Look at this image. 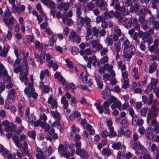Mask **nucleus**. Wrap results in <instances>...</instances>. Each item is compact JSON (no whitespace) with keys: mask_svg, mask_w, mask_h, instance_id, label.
<instances>
[{"mask_svg":"<svg viewBox=\"0 0 159 159\" xmlns=\"http://www.w3.org/2000/svg\"><path fill=\"white\" fill-rule=\"evenodd\" d=\"M9 51V48H8L6 47H4L3 48V49L0 52V56L1 57H5Z\"/></svg>","mask_w":159,"mask_h":159,"instance_id":"29","label":"nucleus"},{"mask_svg":"<svg viewBox=\"0 0 159 159\" xmlns=\"http://www.w3.org/2000/svg\"><path fill=\"white\" fill-rule=\"evenodd\" d=\"M138 131L141 135L143 134L144 132H145L144 128L143 126H140L138 130Z\"/></svg>","mask_w":159,"mask_h":159,"instance_id":"61","label":"nucleus"},{"mask_svg":"<svg viewBox=\"0 0 159 159\" xmlns=\"http://www.w3.org/2000/svg\"><path fill=\"white\" fill-rule=\"evenodd\" d=\"M110 75L108 74H104L103 75V79L105 81H107L110 79Z\"/></svg>","mask_w":159,"mask_h":159,"instance_id":"58","label":"nucleus"},{"mask_svg":"<svg viewBox=\"0 0 159 159\" xmlns=\"http://www.w3.org/2000/svg\"><path fill=\"white\" fill-rule=\"evenodd\" d=\"M112 148L115 150H119L120 149H123V151L125 150L126 148V147L124 145H121V143L117 142L113 143L112 145Z\"/></svg>","mask_w":159,"mask_h":159,"instance_id":"14","label":"nucleus"},{"mask_svg":"<svg viewBox=\"0 0 159 159\" xmlns=\"http://www.w3.org/2000/svg\"><path fill=\"white\" fill-rule=\"evenodd\" d=\"M157 148H158V150L159 151V148L157 147L156 145L154 143L152 144L151 147V151L152 152H154L156 150H157Z\"/></svg>","mask_w":159,"mask_h":159,"instance_id":"64","label":"nucleus"},{"mask_svg":"<svg viewBox=\"0 0 159 159\" xmlns=\"http://www.w3.org/2000/svg\"><path fill=\"white\" fill-rule=\"evenodd\" d=\"M26 39L28 41L31 43L34 41V36L32 35H27L26 36Z\"/></svg>","mask_w":159,"mask_h":159,"instance_id":"47","label":"nucleus"},{"mask_svg":"<svg viewBox=\"0 0 159 159\" xmlns=\"http://www.w3.org/2000/svg\"><path fill=\"white\" fill-rule=\"evenodd\" d=\"M109 129V134L108 135V137L111 138L112 137H115L116 136V133L115 132L114 130L113 127H111Z\"/></svg>","mask_w":159,"mask_h":159,"instance_id":"28","label":"nucleus"},{"mask_svg":"<svg viewBox=\"0 0 159 159\" xmlns=\"http://www.w3.org/2000/svg\"><path fill=\"white\" fill-rule=\"evenodd\" d=\"M36 150L37 152H39L40 153V154L38 153L36 155V159H45L46 158L45 157L44 155L43 152L41 150V149L38 147H37L36 148Z\"/></svg>","mask_w":159,"mask_h":159,"instance_id":"20","label":"nucleus"},{"mask_svg":"<svg viewBox=\"0 0 159 159\" xmlns=\"http://www.w3.org/2000/svg\"><path fill=\"white\" fill-rule=\"evenodd\" d=\"M35 89L33 87V84L32 83H29L28 86L24 89V92L25 94L28 97H31L34 99H36L38 97L37 93L34 91Z\"/></svg>","mask_w":159,"mask_h":159,"instance_id":"2","label":"nucleus"},{"mask_svg":"<svg viewBox=\"0 0 159 159\" xmlns=\"http://www.w3.org/2000/svg\"><path fill=\"white\" fill-rule=\"evenodd\" d=\"M120 123L122 125V127L126 128L128 127V124L127 121L125 120H122L121 121Z\"/></svg>","mask_w":159,"mask_h":159,"instance_id":"52","label":"nucleus"},{"mask_svg":"<svg viewBox=\"0 0 159 159\" xmlns=\"http://www.w3.org/2000/svg\"><path fill=\"white\" fill-rule=\"evenodd\" d=\"M132 0H126L125 2V6L130 7L133 4Z\"/></svg>","mask_w":159,"mask_h":159,"instance_id":"46","label":"nucleus"},{"mask_svg":"<svg viewBox=\"0 0 159 159\" xmlns=\"http://www.w3.org/2000/svg\"><path fill=\"white\" fill-rule=\"evenodd\" d=\"M114 8L116 11L113 10L105 12L104 13V17L107 19H111L113 17L117 19L120 23L124 22V18H125V13L126 8L124 5L120 6L119 2H116L114 5Z\"/></svg>","mask_w":159,"mask_h":159,"instance_id":"1","label":"nucleus"},{"mask_svg":"<svg viewBox=\"0 0 159 159\" xmlns=\"http://www.w3.org/2000/svg\"><path fill=\"white\" fill-rule=\"evenodd\" d=\"M36 7L37 10L39 11L42 16L43 17H45L46 16L45 14L42 10L41 5L39 3H38L36 5Z\"/></svg>","mask_w":159,"mask_h":159,"instance_id":"36","label":"nucleus"},{"mask_svg":"<svg viewBox=\"0 0 159 159\" xmlns=\"http://www.w3.org/2000/svg\"><path fill=\"white\" fill-rule=\"evenodd\" d=\"M95 2L97 6L100 8L104 7L106 4V2H104V0L96 1Z\"/></svg>","mask_w":159,"mask_h":159,"instance_id":"31","label":"nucleus"},{"mask_svg":"<svg viewBox=\"0 0 159 159\" xmlns=\"http://www.w3.org/2000/svg\"><path fill=\"white\" fill-rule=\"evenodd\" d=\"M121 103L119 102H114L111 106V107L112 109H116L117 108L118 109H120Z\"/></svg>","mask_w":159,"mask_h":159,"instance_id":"34","label":"nucleus"},{"mask_svg":"<svg viewBox=\"0 0 159 159\" xmlns=\"http://www.w3.org/2000/svg\"><path fill=\"white\" fill-rule=\"evenodd\" d=\"M68 148L70 149V144L67 141L65 142V147L63 152L61 156H63L67 159L70 158V151H67Z\"/></svg>","mask_w":159,"mask_h":159,"instance_id":"9","label":"nucleus"},{"mask_svg":"<svg viewBox=\"0 0 159 159\" xmlns=\"http://www.w3.org/2000/svg\"><path fill=\"white\" fill-rule=\"evenodd\" d=\"M10 104H9L7 103H6L5 105V108L7 109H15L16 107L14 105L12 104V103Z\"/></svg>","mask_w":159,"mask_h":159,"instance_id":"42","label":"nucleus"},{"mask_svg":"<svg viewBox=\"0 0 159 159\" xmlns=\"http://www.w3.org/2000/svg\"><path fill=\"white\" fill-rule=\"evenodd\" d=\"M3 81L5 83H7L9 82L11 80V77L8 75L7 74V72L6 73V74H3Z\"/></svg>","mask_w":159,"mask_h":159,"instance_id":"37","label":"nucleus"},{"mask_svg":"<svg viewBox=\"0 0 159 159\" xmlns=\"http://www.w3.org/2000/svg\"><path fill=\"white\" fill-rule=\"evenodd\" d=\"M7 71L5 68V67L2 63H0V77H1L2 74H6Z\"/></svg>","mask_w":159,"mask_h":159,"instance_id":"32","label":"nucleus"},{"mask_svg":"<svg viewBox=\"0 0 159 159\" xmlns=\"http://www.w3.org/2000/svg\"><path fill=\"white\" fill-rule=\"evenodd\" d=\"M42 90L43 93H48L49 91V88L48 86L45 85L43 87L42 89H41Z\"/></svg>","mask_w":159,"mask_h":159,"instance_id":"55","label":"nucleus"},{"mask_svg":"<svg viewBox=\"0 0 159 159\" xmlns=\"http://www.w3.org/2000/svg\"><path fill=\"white\" fill-rule=\"evenodd\" d=\"M153 19H154V17H153ZM152 23L153 24V28L156 30H159V20L155 21L154 19H153L152 21Z\"/></svg>","mask_w":159,"mask_h":159,"instance_id":"30","label":"nucleus"},{"mask_svg":"<svg viewBox=\"0 0 159 159\" xmlns=\"http://www.w3.org/2000/svg\"><path fill=\"white\" fill-rule=\"evenodd\" d=\"M139 5L137 3H134L132 4L131 6L129 7V12L131 13L135 12V13L139 11Z\"/></svg>","mask_w":159,"mask_h":159,"instance_id":"17","label":"nucleus"},{"mask_svg":"<svg viewBox=\"0 0 159 159\" xmlns=\"http://www.w3.org/2000/svg\"><path fill=\"white\" fill-rule=\"evenodd\" d=\"M132 148L134 149L137 148L135 153L137 155L139 154H142L145 152L146 150L144 147L140 144L139 141H138L136 143H133Z\"/></svg>","mask_w":159,"mask_h":159,"instance_id":"3","label":"nucleus"},{"mask_svg":"<svg viewBox=\"0 0 159 159\" xmlns=\"http://www.w3.org/2000/svg\"><path fill=\"white\" fill-rule=\"evenodd\" d=\"M71 130L72 132L76 133L77 132H78L80 130V129L76 126L75 125H73L71 127Z\"/></svg>","mask_w":159,"mask_h":159,"instance_id":"53","label":"nucleus"},{"mask_svg":"<svg viewBox=\"0 0 159 159\" xmlns=\"http://www.w3.org/2000/svg\"><path fill=\"white\" fill-rule=\"evenodd\" d=\"M65 147V144L64 145L62 143H60L59 144V146L58 148V150L59 152V153H60V152L63 151V150L64 149Z\"/></svg>","mask_w":159,"mask_h":159,"instance_id":"51","label":"nucleus"},{"mask_svg":"<svg viewBox=\"0 0 159 159\" xmlns=\"http://www.w3.org/2000/svg\"><path fill=\"white\" fill-rule=\"evenodd\" d=\"M12 140L14 142H16L17 141H19L20 138L19 136L18 135H14L12 138Z\"/></svg>","mask_w":159,"mask_h":159,"instance_id":"63","label":"nucleus"},{"mask_svg":"<svg viewBox=\"0 0 159 159\" xmlns=\"http://www.w3.org/2000/svg\"><path fill=\"white\" fill-rule=\"evenodd\" d=\"M61 102L63 104V108L66 109L68 106V101L66 100L65 97L63 96L61 99Z\"/></svg>","mask_w":159,"mask_h":159,"instance_id":"24","label":"nucleus"},{"mask_svg":"<svg viewBox=\"0 0 159 159\" xmlns=\"http://www.w3.org/2000/svg\"><path fill=\"white\" fill-rule=\"evenodd\" d=\"M94 8V4L92 2H89L87 4L85 9V11L92 10Z\"/></svg>","mask_w":159,"mask_h":159,"instance_id":"27","label":"nucleus"},{"mask_svg":"<svg viewBox=\"0 0 159 159\" xmlns=\"http://www.w3.org/2000/svg\"><path fill=\"white\" fill-rule=\"evenodd\" d=\"M103 67L105 70H108L109 72H110L112 70L113 67L112 66H110L107 64H105Z\"/></svg>","mask_w":159,"mask_h":159,"instance_id":"49","label":"nucleus"},{"mask_svg":"<svg viewBox=\"0 0 159 159\" xmlns=\"http://www.w3.org/2000/svg\"><path fill=\"white\" fill-rule=\"evenodd\" d=\"M99 43L98 41L96 40H93L91 42L92 47L93 48H95Z\"/></svg>","mask_w":159,"mask_h":159,"instance_id":"56","label":"nucleus"},{"mask_svg":"<svg viewBox=\"0 0 159 159\" xmlns=\"http://www.w3.org/2000/svg\"><path fill=\"white\" fill-rule=\"evenodd\" d=\"M48 5L49 8L52 9H54L55 7V3L52 2L51 0H50Z\"/></svg>","mask_w":159,"mask_h":159,"instance_id":"60","label":"nucleus"},{"mask_svg":"<svg viewBox=\"0 0 159 159\" xmlns=\"http://www.w3.org/2000/svg\"><path fill=\"white\" fill-rule=\"evenodd\" d=\"M35 58L38 61H39L40 64L41 65L43 63V61L40 56H39L36 54H34Z\"/></svg>","mask_w":159,"mask_h":159,"instance_id":"44","label":"nucleus"},{"mask_svg":"<svg viewBox=\"0 0 159 159\" xmlns=\"http://www.w3.org/2000/svg\"><path fill=\"white\" fill-rule=\"evenodd\" d=\"M145 136L147 139L150 140H152L155 137L153 129L151 127L147 128L145 130Z\"/></svg>","mask_w":159,"mask_h":159,"instance_id":"7","label":"nucleus"},{"mask_svg":"<svg viewBox=\"0 0 159 159\" xmlns=\"http://www.w3.org/2000/svg\"><path fill=\"white\" fill-rule=\"evenodd\" d=\"M147 14L151 15L152 13L146 7L141 9L138 13V14L139 15L143 14V16H144Z\"/></svg>","mask_w":159,"mask_h":159,"instance_id":"18","label":"nucleus"},{"mask_svg":"<svg viewBox=\"0 0 159 159\" xmlns=\"http://www.w3.org/2000/svg\"><path fill=\"white\" fill-rule=\"evenodd\" d=\"M115 51L117 53H118L120 50V48L119 45V43H115Z\"/></svg>","mask_w":159,"mask_h":159,"instance_id":"54","label":"nucleus"},{"mask_svg":"<svg viewBox=\"0 0 159 159\" xmlns=\"http://www.w3.org/2000/svg\"><path fill=\"white\" fill-rule=\"evenodd\" d=\"M157 66V64L155 62L151 64L149 66L148 72L150 73H153L155 70L156 69Z\"/></svg>","mask_w":159,"mask_h":159,"instance_id":"22","label":"nucleus"},{"mask_svg":"<svg viewBox=\"0 0 159 159\" xmlns=\"http://www.w3.org/2000/svg\"><path fill=\"white\" fill-rule=\"evenodd\" d=\"M101 136L103 138H106L107 136H108V133L106 130H105L102 132L101 134Z\"/></svg>","mask_w":159,"mask_h":159,"instance_id":"59","label":"nucleus"},{"mask_svg":"<svg viewBox=\"0 0 159 159\" xmlns=\"http://www.w3.org/2000/svg\"><path fill=\"white\" fill-rule=\"evenodd\" d=\"M92 32L93 35L95 37H97L99 33V30L97 29L96 27H93L92 28Z\"/></svg>","mask_w":159,"mask_h":159,"instance_id":"40","label":"nucleus"},{"mask_svg":"<svg viewBox=\"0 0 159 159\" xmlns=\"http://www.w3.org/2000/svg\"><path fill=\"white\" fill-rule=\"evenodd\" d=\"M122 45L123 47H124V50L128 49V48H129L130 46V44L129 41L127 39L123 41L122 43Z\"/></svg>","mask_w":159,"mask_h":159,"instance_id":"25","label":"nucleus"},{"mask_svg":"<svg viewBox=\"0 0 159 159\" xmlns=\"http://www.w3.org/2000/svg\"><path fill=\"white\" fill-rule=\"evenodd\" d=\"M148 21L146 20V22L141 24V28L143 30H148L149 28V27L148 25Z\"/></svg>","mask_w":159,"mask_h":159,"instance_id":"41","label":"nucleus"},{"mask_svg":"<svg viewBox=\"0 0 159 159\" xmlns=\"http://www.w3.org/2000/svg\"><path fill=\"white\" fill-rule=\"evenodd\" d=\"M123 82L124 83L122 85V87L124 89H125L126 88H128L129 86L128 79H127L124 80L123 81Z\"/></svg>","mask_w":159,"mask_h":159,"instance_id":"43","label":"nucleus"},{"mask_svg":"<svg viewBox=\"0 0 159 159\" xmlns=\"http://www.w3.org/2000/svg\"><path fill=\"white\" fill-rule=\"evenodd\" d=\"M4 17L7 18L10 17L11 16V12L10 11L8 8L5 9V11L4 13Z\"/></svg>","mask_w":159,"mask_h":159,"instance_id":"38","label":"nucleus"},{"mask_svg":"<svg viewBox=\"0 0 159 159\" xmlns=\"http://www.w3.org/2000/svg\"><path fill=\"white\" fill-rule=\"evenodd\" d=\"M70 11L68 12L67 15H63L62 17L63 22L64 24H66L68 26H70Z\"/></svg>","mask_w":159,"mask_h":159,"instance_id":"21","label":"nucleus"},{"mask_svg":"<svg viewBox=\"0 0 159 159\" xmlns=\"http://www.w3.org/2000/svg\"><path fill=\"white\" fill-rule=\"evenodd\" d=\"M75 152L77 155H80L82 159H87L89 158V154L84 149L80 148H77Z\"/></svg>","mask_w":159,"mask_h":159,"instance_id":"6","label":"nucleus"},{"mask_svg":"<svg viewBox=\"0 0 159 159\" xmlns=\"http://www.w3.org/2000/svg\"><path fill=\"white\" fill-rule=\"evenodd\" d=\"M145 20V17L144 16L141 15L139 16V20L141 24L146 22Z\"/></svg>","mask_w":159,"mask_h":159,"instance_id":"48","label":"nucleus"},{"mask_svg":"<svg viewBox=\"0 0 159 159\" xmlns=\"http://www.w3.org/2000/svg\"><path fill=\"white\" fill-rule=\"evenodd\" d=\"M2 20L4 22L6 26L9 28L10 25H12L15 20V18L13 16L10 17L9 18L3 17Z\"/></svg>","mask_w":159,"mask_h":159,"instance_id":"8","label":"nucleus"},{"mask_svg":"<svg viewBox=\"0 0 159 159\" xmlns=\"http://www.w3.org/2000/svg\"><path fill=\"white\" fill-rule=\"evenodd\" d=\"M28 135L30 138L34 140L36 136V131L35 130L29 131L28 132Z\"/></svg>","mask_w":159,"mask_h":159,"instance_id":"33","label":"nucleus"},{"mask_svg":"<svg viewBox=\"0 0 159 159\" xmlns=\"http://www.w3.org/2000/svg\"><path fill=\"white\" fill-rule=\"evenodd\" d=\"M101 153L102 155L104 156L108 157L112 154V151L109 148L106 147L102 150Z\"/></svg>","mask_w":159,"mask_h":159,"instance_id":"19","label":"nucleus"},{"mask_svg":"<svg viewBox=\"0 0 159 159\" xmlns=\"http://www.w3.org/2000/svg\"><path fill=\"white\" fill-rule=\"evenodd\" d=\"M151 125L152 126H154V131L156 134L159 133V122H157L156 119H153L151 120Z\"/></svg>","mask_w":159,"mask_h":159,"instance_id":"13","label":"nucleus"},{"mask_svg":"<svg viewBox=\"0 0 159 159\" xmlns=\"http://www.w3.org/2000/svg\"><path fill=\"white\" fill-rule=\"evenodd\" d=\"M116 98L115 97L113 96H111L110 98H108L107 100L111 103L116 101Z\"/></svg>","mask_w":159,"mask_h":159,"instance_id":"62","label":"nucleus"},{"mask_svg":"<svg viewBox=\"0 0 159 159\" xmlns=\"http://www.w3.org/2000/svg\"><path fill=\"white\" fill-rule=\"evenodd\" d=\"M16 91L15 89H11L10 90L7 96V100L10 103H12L16 99Z\"/></svg>","mask_w":159,"mask_h":159,"instance_id":"4","label":"nucleus"},{"mask_svg":"<svg viewBox=\"0 0 159 159\" xmlns=\"http://www.w3.org/2000/svg\"><path fill=\"white\" fill-rule=\"evenodd\" d=\"M91 21L90 19L88 17H86L84 18L81 17L80 18V24L81 27L83 26L84 23L86 24L87 27H89L90 26Z\"/></svg>","mask_w":159,"mask_h":159,"instance_id":"12","label":"nucleus"},{"mask_svg":"<svg viewBox=\"0 0 159 159\" xmlns=\"http://www.w3.org/2000/svg\"><path fill=\"white\" fill-rule=\"evenodd\" d=\"M157 114L156 110H149L147 114L148 118L150 119L152 117H156Z\"/></svg>","mask_w":159,"mask_h":159,"instance_id":"26","label":"nucleus"},{"mask_svg":"<svg viewBox=\"0 0 159 159\" xmlns=\"http://www.w3.org/2000/svg\"><path fill=\"white\" fill-rule=\"evenodd\" d=\"M22 66H17L15 67L13 70L14 72L16 73H18L19 72H20L21 68Z\"/></svg>","mask_w":159,"mask_h":159,"instance_id":"57","label":"nucleus"},{"mask_svg":"<svg viewBox=\"0 0 159 159\" xmlns=\"http://www.w3.org/2000/svg\"><path fill=\"white\" fill-rule=\"evenodd\" d=\"M69 7V5L68 2H62L58 5L57 8L60 11H62L64 9L65 11H66L68 10Z\"/></svg>","mask_w":159,"mask_h":159,"instance_id":"15","label":"nucleus"},{"mask_svg":"<svg viewBox=\"0 0 159 159\" xmlns=\"http://www.w3.org/2000/svg\"><path fill=\"white\" fill-rule=\"evenodd\" d=\"M105 20V17L103 16H99L97 17L96 19V22L97 23H99L100 22H102Z\"/></svg>","mask_w":159,"mask_h":159,"instance_id":"39","label":"nucleus"},{"mask_svg":"<svg viewBox=\"0 0 159 159\" xmlns=\"http://www.w3.org/2000/svg\"><path fill=\"white\" fill-rule=\"evenodd\" d=\"M139 138L138 135L136 133H134L132 136V139L133 140L134 143H136L137 142Z\"/></svg>","mask_w":159,"mask_h":159,"instance_id":"45","label":"nucleus"},{"mask_svg":"<svg viewBox=\"0 0 159 159\" xmlns=\"http://www.w3.org/2000/svg\"><path fill=\"white\" fill-rule=\"evenodd\" d=\"M148 97L149 98V101L148 102V105H151L153 101V95L152 93H151L149 95Z\"/></svg>","mask_w":159,"mask_h":159,"instance_id":"50","label":"nucleus"},{"mask_svg":"<svg viewBox=\"0 0 159 159\" xmlns=\"http://www.w3.org/2000/svg\"><path fill=\"white\" fill-rule=\"evenodd\" d=\"M58 80H59L62 84L63 85H65L66 87V88L67 89H69V84L66 83V80L64 79V78L62 76H61Z\"/></svg>","mask_w":159,"mask_h":159,"instance_id":"35","label":"nucleus"},{"mask_svg":"<svg viewBox=\"0 0 159 159\" xmlns=\"http://www.w3.org/2000/svg\"><path fill=\"white\" fill-rule=\"evenodd\" d=\"M25 6L21 4L20 3H18L17 6L14 7L13 10V12L16 13L17 14H20L21 12H24L25 11Z\"/></svg>","mask_w":159,"mask_h":159,"instance_id":"11","label":"nucleus"},{"mask_svg":"<svg viewBox=\"0 0 159 159\" xmlns=\"http://www.w3.org/2000/svg\"><path fill=\"white\" fill-rule=\"evenodd\" d=\"M16 129V125H14L11 126V125L10 124L7 126H6L5 127V130L7 132L11 131L13 132L15 131Z\"/></svg>","mask_w":159,"mask_h":159,"instance_id":"23","label":"nucleus"},{"mask_svg":"<svg viewBox=\"0 0 159 159\" xmlns=\"http://www.w3.org/2000/svg\"><path fill=\"white\" fill-rule=\"evenodd\" d=\"M56 112L54 111H52V115L53 116L54 118L57 119V120L53 122V124L56 122H57L58 125L60 124V120L61 119V117L60 116V113H58L57 110H55Z\"/></svg>","mask_w":159,"mask_h":159,"instance_id":"16","label":"nucleus"},{"mask_svg":"<svg viewBox=\"0 0 159 159\" xmlns=\"http://www.w3.org/2000/svg\"><path fill=\"white\" fill-rule=\"evenodd\" d=\"M135 52V49L134 47L130 46L129 49L124 50V56L125 57L129 60L132 56L134 54Z\"/></svg>","mask_w":159,"mask_h":159,"instance_id":"5","label":"nucleus"},{"mask_svg":"<svg viewBox=\"0 0 159 159\" xmlns=\"http://www.w3.org/2000/svg\"><path fill=\"white\" fill-rule=\"evenodd\" d=\"M28 70L26 69L24 73H21L19 74V79L21 82H24L25 85L26 86L27 83V76L28 75Z\"/></svg>","mask_w":159,"mask_h":159,"instance_id":"10","label":"nucleus"}]
</instances>
